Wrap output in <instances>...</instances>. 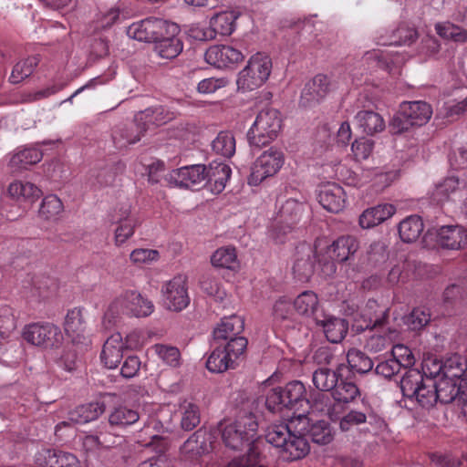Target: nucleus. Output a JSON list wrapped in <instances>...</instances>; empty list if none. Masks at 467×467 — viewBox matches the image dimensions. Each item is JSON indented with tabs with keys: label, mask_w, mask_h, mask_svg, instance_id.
I'll use <instances>...</instances> for the list:
<instances>
[{
	"label": "nucleus",
	"mask_w": 467,
	"mask_h": 467,
	"mask_svg": "<svg viewBox=\"0 0 467 467\" xmlns=\"http://www.w3.org/2000/svg\"><path fill=\"white\" fill-rule=\"evenodd\" d=\"M252 407V403H244L238 410L234 421L222 429V439L226 447L234 451L258 447L255 442L258 421Z\"/></svg>",
	"instance_id": "f257e3e1"
},
{
	"label": "nucleus",
	"mask_w": 467,
	"mask_h": 467,
	"mask_svg": "<svg viewBox=\"0 0 467 467\" xmlns=\"http://www.w3.org/2000/svg\"><path fill=\"white\" fill-rule=\"evenodd\" d=\"M265 441L280 450L282 457L287 461H296L309 452L307 439L293 433L286 423L271 424L265 431Z\"/></svg>",
	"instance_id": "f03ea898"
},
{
	"label": "nucleus",
	"mask_w": 467,
	"mask_h": 467,
	"mask_svg": "<svg viewBox=\"0 0 467 467\" xmlns=\"http://www.w3.org/2000/svg\"><path fill=\"white\" fill-rule=\"evenodd\" d=\"M305 385L299 380H292L285 386L271 389L265 397V407L273 412H281L285 409L299 410L308 405Z\"/></svg>",
	"instance_id": "7ed1b4c3"
},
{
	"label": "nucleus",
	"mask_w": 467,
	"mask_h": 467,
	"mask_svg": "<svg viewBox=\"0 0 467 467\" xmlns=\"http://www.w3.org/2000/svg\"><path fill=\"white\" fill-rule=\"evenodd\" d=\"M282 127V119L277 109H262L247 132L250 146L260 149L274 140Z\"/></svg>",
	"instance_id": "20e7f679"
},
{
	"label": "nucleus",
	"mask_w": 467,
	"mask_h": 467,
	"mask_svg": "<svg viewBox=\"0 0 467 467\" xmlns=\"http://www.w3.org/2000/svg\"><path fill=\"white\" fill-rule=\"evenodd\" d=\"M154 310L150 300L143 297L136 290H126L116 297L109 306L105 317L115 319L120 315L136 317L150 316Z\"/></svg>",
	"instance_id": "39448f33"
},
{
	"label": "nucleus",
	"mask_w": 467,
	"mask_h": 467,
	"mask_svg": "<svg viewBox=\"0 0 467 467\" xmlns=\"http://www.w3.org/2000/svg\"><path fill=\"white\" fill-rule=\"evenodd\" d=\"M272 70L271 58L263 54L253 55L246 67L239 72L238 88L243 91L254 90L263 86L268 79Z\"/></svg>",
	"instance_id": "423d86ee"
},
{
	"label": "nucleus",
	"mask_w": 467,
	"mask_h": 467,
	"mask_svg": "<svg viewBox=\"0 0 467 467\" xmlns=\"http://www.w3.org/2000/svg\"><path fill=\"white\" fill-rule=\"evenodd\" d=\"M24 339L43 349H57L64 341L59 327L50 322H36L26 325L23 330Z\"/></svg>",
	"instance_id": "0eeeda50"
},
{
	"label": "nucleus",
	"mask_w": 467,
	"mask_h": 467,
	"mask_svg": "<svg viewBox=\"0 0 467 467\" xmlns=\"http://www.w3.org/2000/svg\"><path fill=\"white\" fill-rule=\"evenodd\" d=\"M358 248L359 243L355 236H339L326 249V254L330 261L322 264V272L327 275L335 274L336 263L342 264L352 260Z\"/></svg>",
	"instance_id": "6e6552de"
},
{
	"label": "nucleus",
	"mask_w": 467,
	"mask_h": 467,
	"mask_svg": "<svg viewBox=\"0 0 467 467\" xmlns=\"http://www.w3.org/2000/svg\"><path fill=\"white\" fill-rule=\"evenodd\" d=\"M285 161L284 153L274 147L264 151L251 167L248 183L253 186L259 185L264 180L275 175Z\"/></svg>",
	"instance_id": "1a4fd4ad"
},
{
	"label": "nucleus",
	"mask_w": 467,
	"mask_h": 467,
	"mask_svg": "<svg viewBox=\"0 0 467 467\" xmlns=\"http://www.w3.org/2000/svg\"><path fill=\"white\" fill-rule=\"evenodd\" d=\"M162 302L165 308L170 311L181 312L190 304L188 293V278L178 275L163 284L161 287Z\"/></svg>",
	"instance_id": "9d476101"
},
{
	"label": "nucleus",
	"mask_w": 467,
	"mask_h": 467,
	"mask_svg": "<svg viewBox=\"0 0 467 467\" xmlns=\"http://www.w3.org/2000/svg\"><path fill=\"white\" fill-rule=\"evenodd\" d=\"M118 398L115 393H101L95 400L81 404L70 410L68 413L69 420L78 424L96 420L105 412L107 407L112 405Z\"/></svg>",
	"instance_id": "9b49d317"
},
{
	"label": "nucleus",
	"mask_w": 467,
	"mask_h": 467,
	"mask_svg": "<svg viewBox=\"0 0 467 467\" xmlns=\"http://www.w3.org/2000/svg\"><path fill=\"white\" fill-rule=\"evenodd\" d=\"M382 422V419L377 417L372 411L366 413L350 410L340 419L338 426L343 432L357 430L359 435L367 436L372 431L374 426H379Z\"/></svg>",
	"instance_id": "f8f14e48"
},
{
	"label": "nucleus",
	"mask_w": 467,
	"mask_h": 467,
	"mask_svg": "<svg viewBox=\"0 0 467 467\" xmlns=\"http://www.w3.org/2000/svg\"><path fill=\"white\" fill-rule=\"evenodd\" d=\"M436 389L439 402L448 404L456 401L462 406V410L467 408V377L455 382L442 376L436 381Z\"/></svg>",
	"instance_id": "ddd939ff"
},
{
	"label": "nucleus",
	"mask_w": 467,
	"mask_h": 467,
	"mask_svg": "<svg viewBox=\"0 0 467 467\" xmlns=\"http://www.w3.org/2000/svg\"><path fill=\"white\" fill-rule=\"evenodd\" d=\"M304 203L296 199H287L279 210L280 218L286 224L283 226H275L272 230L271 236L277 244L285 243L284 235L292 230V226L300 219L304 212Z\"/></svg>",
	"instance_id": "4468645a"
},
{
	"label": "nucleus",
	"mask_w": 467,
	"mask_h": 467,
	"mask_svg": "<svg viewBox=\"0 0 467 467\" xmlns=\"http://www.w3.org/2000/svg\"><path fill=\"white\" fill-rule=\"evenodd\" d=\"M64 329L71 338L73 345L88 347L90 344L87 322L81 308L75 307L67 311L64 321Z\"/></svg>",
	"instance_id": "2eb2a0df"
},
{
	"label": "nucleus",
	"mask_w": 467,
	"mask_h": 467,
	"mask_svg": "<svg viewBox=\"0 0 467 467\" xmlns=\"http://www.w3.org/2000/svg\"><path fill=\"white\" fill-rule=\"evenodd\" d=\"M436 244L446 250H462L467 246V230L462 225H442L433 228Z\"/></svg>",
	"instance_id": "dca6fc26"
},
{
	"label": "nucleus",
	"mask_w": 467,
	"mask_h": 467,
	"mask_svg": "<svg viewBox=\"0 0 467 467\" xmlns=\"http://www.w3.org/2000/svg\"><path fill=\"white\" fill-rule=\"evenodd\" d=\"M206 166L194 164L171 171L169 182L179 187L201 188L205 184Z\"/></svg>",
	"instance_id": "f3484780"
},
{
	"label": "nucleus",
	"mask_w": 467,
	"mask_h": 467,
	"mask_svg": "<svg viewBox=\"0 0 467 467\" xmlns=\"http://www.w3.org/2000/svg\"><path fill=\"white\" fill-rule=\"evenodd\" d=\"M165 431H168V428L164 427L160 420L150 418L140 430L138 441L144 447L152 448L158 453H163L168 443L161 433Z\"/></svg>",
	"instance_id": "a211bd4d"
},
{
	"label": "nucleus",
	"mask_w": 467,
	"mask_h": 467,
	"mask_svg": "<svg viewBox=\"0 0 467 467\" xmlns=\"http://www.w3.org/2000/svg\"><path fill=\"white\" fill-rule=\"evenodd\" d=\"M244 58V56L239 49L227 45H214L204 54L205 61L217 68L228 67L242 62Z\"/></svg>",
	"instance_id": "6ab92c4d"
},
{
	"label": "nucleus",
	"mask_w": 467,
	"mask_h": 467,
	"mask_svg": "<svg viewBox=\"0 0 467 467\" xmlns=\"http://www.w3.org/2000/svg\"><path fill=\"white\" fill-rule=\"evenodd\" d=\"M34 461L38 467H79V461L73 453L56 449L37 451Z\"/></svg>",
	"instance_id": "aec40b11"
},
{
	"label": "nucleus",
	"mask_w": 467,
	"mask_h": 467,
	"mask_svg": "<svg viewBox=\"0 0 467 467\" xmlns=\"http://www.w3.org/2000/svg\"><path fill=\"white\" fill-rule=\"evenodd\" d=\"M317 198L322 207L330 213H337L341 212L346 204V192L337 183L323 185L319 190Z\"/></svg>",
	"instance_id": "412c9836"
},
{
	"label": "nucleus",
	"mask_w": 467,
	"mask_h": 467,
	"mask_svg": "<svg viewBox=\"0 0 467 467\" xmlns=\"http://www.w3.org/2000/svg\"><path fill=\"white\" fill-rule=\"evenodd\" d=\"M316 323L323 328L327 339L331 343L341 342L348 331V322L345 318L322 313L320 317H316Z\"/></svg>",
	"instance_id": "4be33fe9"
},
{
	"label": "nucleus",
	"mask_w": 467,
	"mask_h": 467,
	"mask_svg": "<svg viewBox=\"0 0 467 467\" xmlns=\"http://www.w3.org/2000/svg\"><path fill=\"white\" fill-rule=\"evenodd\" d=\"M145 132L146 128L142 127L135 118L131 122L115 127L112 140L117 148L123 149L139 141Z\"/></svg>",
	"instance_id": "5701e85b"
},
{
	"label": "nucleus",
	"mask_w": 467,
	"mask_h": 467,
	"mask_svg": "<svg viewBox=\"0 0 467 467\" xmlns=\"http://www.w3.org/2000/svg\"><path fill=\"white\" fill-rule=\"evenodd\" d=\"M111 223L118 224L114 231L115 244L119 246L134 234L137 219L130 216L129 208H121L111 217Z\"/></svg>",
	"instance_id": "b1692460"
},
{
	"label": "nucleus",
	"mask_w": 467,
	"mask_h": 467,
	"mask_svg": "<svg viewBox=\"0 0 467 467\" xmlns=\"http://www.w3.org/2000/svg\"><path fill=\"white\" fill-rule=\"evenodd\" d=\"M125 346L119 333L111 335L104 343L100 354L101 362L109 369L116 368L124 358Z\"/></svg>",
	"instance_id": "393cba45"
},
{
	"label": "nucleus",
	"mask_w": 467,
	"mask_h": 467,
	"mask_svg": "<svg viewBox=\"0 0 467 467\" xmlns=\"http://www.w3.org/2000/svg\"><path fill=\"white\" fill-rule=\"evenodd\" d=\"M345 364L336 365V368L319 367L312 375V382L317 389L322 392H332L336 384L342 377L341 371Z\"/></svg>",
	"instance_id": "a878e982"
},
{
	"label": "nucleus",
	"mask_w": 467,
	"mask_h": 467,
	"mask_svg": "<svg viewBox=\"0 0 467 467\" xmlns=\"http://www.w3.org/2000/svg\"><path fill=\"white\" fill-rule=\"evenodd\" d=\"M231 168L223 162L213 161L206 167L205 183H208L214 193L222 192L231 177Z\"/></svg>",
	"instance_id": "bb28decb"
},
{
	"label": "nucleus",
	"mask_w": 467,
	"mask_h": 467,
	"mask_svg": "<svg viewBox=\"0 0 467 467\" xmlns=\"http://www.w3.org/2000/svg\"><path fill=\"white\" fill-rule=\"evenodd\" d=\"M396 213V208L390 203H382L365 210L359 216V225L369 229L380 224Z\"/></svg>",
	"instance_id": "cd10ccee"
},
{
	"label": "nucleus",
	"mask_w": 467,
	"mask_h": 467,
	"mask_svg": "<svg viewBox=\"0 0 467 467\" xmlns=\"http://www.w3.org/2000/svg\"><path fill=\"white\" fill-rule=\"evenodd\" d=\"M139 420V411L127 405L114 406L108 416L109 424L117 430H125L137 423Z\"/></svg>",
	"instance_id": "c85d7f7f"
},
{
	"label": "nucleus",
	"mask_w": 467,
	"mask_h": 467,
	"mask_svg": "<svg viewBox=\"0 0 467 467\" xmlns=\"http://www.w3.org/2000/svg\"><path fill=\"white\" fill-rule=\"evenodd\" d=\"M400 106L406 112L407 118L411 120L415 127L425 125L431 118L432 108L425 101H403Z\"/></svg>",
	"instance_id": "c756f323"
},
{
	"label": "nucleus",
	"mask_w": 467,
	"mask_h": 467,
	"mask_svg": "<svg viewBox=\"0 0 467 467\" xmlns=\"http://www.w3.org/2000/svg\"><path fill=\"white\" fill-rule=\"evenodd\" d=\"M8 193L18 202H24L30 206L42 194L41 190L29 182L17 181L8 187Z\"/></svg>",
	"instance_id": "7c9ffc66"
},
{
	"label": "nucleus",
	"mask_w": 467,
	"mask_h": 467,
	"mask_svg": "<svg viewBox=\"0 0 467 467\" xmlns=\"http://www.w3.org/2000/svg\"><path fill=\"white\" fill-rule=\"evenodd\" d=\"M244 328V321L241 317L231 316L222 319L221 324L213 330L215 342L227 341L237 337Z\"/></svg>",
	"instance_id": "2f4dec72"
},
{
	"label": "nucleus",
	"mask_w": 467,
	"mask_h": 467,
	"mask_svg": "<svg viewBox=\"0 0 467 467\" xmlns=\"http://www.w3.org/2000/svg\"><path fill=\"white\" fill-rule=\"evenodd\" d=\"M205 366L212 373H223L236 368L238 364L229 356V353H226L222 345H218L208 356Z\"/></svg>",
	"instance_id": "473e14b6"
},
{
	"label": "nucleus",
	"mask_w": 467,
	"mask_h": 467,
	"mask_svg": "<svg viewBox=\"0 0 467 467\" xmlns=\"http://www.w3.org/2000/svg\"><path fill=\"white\" fill-rule=\"evenodd\" d=\"M360 394V389L354 381L341 377L333 389L331 397L337 404H348L354 402Z\"/></svg>",
	"instance_id": "72a5a7b5"
},
{
	"label": "nucleus",
	"mask_w": 467,
	"mask_h": 467,
	"mask_svg": "<svg viewBox=\"0 0 467 467\" xmlns=\"http://www.w3.org/2000/svg\"><path fill=\"white\" fill-rule=\"evenodd\" d=\"M356 121L362 131L368 135H374L385 129L382 116L373 110H360L357 113Z\"/></svg>",
	"instance_id": "f704fd0d"
},
{
	"label": "nucleus",
	"mask_w": 467,
	"mask_h": 467,
	"mask_svg": "<svg viewBox=\"0 0 467 467\" xmlns=\"http://www.w3.org/2000/svg\"><path fill=\"white\" fill-rule=\"evenodd\" d=\"M42 157L43 153L40 150L34 147L24 148L11 157L9 166L14 171H19L36 164Z\"/></svg>",
	"instance_id": "c9c22d12"
},
{
	"label": "nucleus",
	"mask_w": 467,
	"mask_h": 467,
	"mask_svg": "<svg viewBox=\"0 0 467 467\" xmlns=\"http://www.w3.org/2000/svg\"><path fill=\"white\" fill-rule=\"evenodd\" d=\"M137 121L140 122L146 131L150 126L159 127L172 119V114L162 107L149 108L136 115Z\"/></svg>",
	"instance_id": "e433bc0d"
},
{
	"label": "nucleus",
	"mask_w": 467,
	"mask_h": 467,
	"mask_svg": "<svg viewBox=\"0 0 467 467\" xmlns=\"http://www.w3.org/2000/svg\"><path fill=\"white\" fill-rule=\"evenodd\" d=\"M406 368L405 373L400 381V387L403 397L413 400L414 393L420 387L421 383L425 381L429 376L421 372L418 368Z\"/></svg>",
	"instance_id": "4c0bfd02"
},
{
	"label": "nucleus",
	"mask_w": 467,
	"mask_h": 467,
	"mask_svg": "<svg viewBox=\"0 0 467 467\" xmlns=\"http://www.w3.org/2000/svg\"><path fill=\"white\" fill-rule=\"evenodd\" d=\"M423 228L424 225L420 216L410 215L399 223L398 231L402 242L410 244L418 240Z\"/></svg>",
	"instance_id": "58836bf2"
},
{
	"label": "nucleus",
	"mask_w": 467,
	"mask_h": 467,
	"mask_svg": "<svg viewBox=\"0 0 467 467\" xmlns=\"http://www.w3.org/2000/svg\"><path fill=\"white\" fill-rule=\"evenodd\" d=\"M316 254L311 249H307L306 254H297L293 265V274L295 278L300 282H306L314 274Z\"/></svg>",
	"instance_id": "ea45409f"
},
{
	"label": "nucleus",
	"mask_w": 467,
	"mask_h": 467,
	"mask_svg": "<svg viewBox=\"0 0 467 467\" xmlns=\"http://www.w3.org/2000/svg\"><path fill=\"white\" fill-rule=\"evenodd\" d=\"M347 362L349 370L354 374L365 375L372 372L374 362L360 349L352 348L347 353Z\"/></svg>",
	"instance_id": "a19ab883"
},
{
	"label": "nucleus",
	"mask_w": 467,
	"mask_h": 467,
	"mask_svg": "<svg viewBox=\"0 0 467 467\" xmlns=\"http://www.w3.org/2000/svg\"><path fill=\"white\" fill-rule=\"evenodd\" d=\"M319 301L313 291H304L294 300V309L301 316L320 317L318 314Z\"/></svg>",
	"instance_id": "79ce46f5"
},
{
	"label": "nucleus",
	"mask_w": 467,
	"mask_h": 467,
	"mask_svg": "<svg viewBox=\"0 0 467 467\" xmlns=\"http://www.w3.org/2000/svg\"><path fill=\"white\" fill-rule=\"evenodd\" d=\"M436 396V380L429 376L414 393L413 400H416L422 409L430 410L438 402Z\"/></svg>",
	"instance_id": "37998d69"
},
{
	"label": "nucleus",
	"mask_w": 467,
	"mask_h": 467,
	"mask_svg": "<svg viewBox=\"0 0 467 467\" xmlns=\"http://www.w3.org/2000/svg\"><path fill=\"white\" fill-rule=\"evenodd\" d=\"M208 451L205 432L201 430L192 434L181 447V453L190 459H194Z\"/></svg>",
	"instance_id": "c03bdc74"
},
{
	"label": "nucleus",
	"mask_w": 467,
	"mask_h": 467,
	"mask_svg": "<svg viewBox=\"0 0 467 467\" xmlns=\"http://www.w3.org/2000/svg\"><path fill=\"white\" fill-rule=\"evenodd\" d=\"M181 427L185 431H192L201 422V411L197 404L184 400L180 404Z\"/></svg>",
	"instance_id": "a18cd8bd"
},
{
	"label": "nucleus",
	"mask_w": 467,
	"mask_h": 467,
	"mask_svg": "<svg viewBox=\"0 0 467 467\" xmlns=\"http://www.w3.org/2000/svg\"><path fill=\"white\" fill-rule=\"evenodd\" d=\"M211 263L214 267L234 270L238 267L236 249L234 246L218 248L211 256Z\"/></svg>",
	"instance_id": "49530a36"
},
{
	"label": "nucleus",
	"mask_w": 467,
	"mask_h": 467,
	"mask_svg": "<svg viewBox=\"0 0 467 467\" xmlns=\"http://www.w3.org/2000/svg\"><path fill=\"white\" fill-rule=\"evenodd\" d=\"M460 188V181L455 176L444 178L438 182L431 192V198L436 203H443L450 200V197Z\"/></svg>",
	"instance_id": "de8ad7c7"
},
{
	"label": "nucleus",
	"mask_w": 467,
	"mask_h": 467,
	"mask_svg": "<svg viewBox=\"0 0 467 467\" xmlns=\"http://www.w3.org/2000/svg\"><path fill=\"white\" fill-rule=\"evenodd\" d=\"M239 14L235 11H228L217 14L211 20L213 34L230 36L235 29V21Z\"/></svg>",
	"instance_id": "09e8293b"
},
{
	"label": "nucleus",
	"mask_w": 467,
	"mask_h": 467,
	"mask_svg": "<svg viewBox=\"0 0 467 467\" xmlns=\"http://www.w3.org/2000/svg\"><path fill=\"white\" fill-rule=\"evenodd\" d=\"M337 402H334L331 395L329 396L326 392L320 391L313 396L312 400H309L308 405H306V407L312 411L320 412L328 416L331 420H334L337 417Z\"/></svg>",
	"instance_id": "8fccbe9b"
},
{
	"label": "nucleus",
	"mask_w": 467,
	"mask_h": 467,
	"mask_svg": "<svg viewBox=\"0 0 467 467\" xmlns=\"http://www.w3.org/2000/svg\"><path fill=\"white\" fill-rule=\"evenodd\" d=\"M40 62L39 56L28 57L25 60L17 62L11 72L9 80L13 84H18L32 75Z\"/></svg>",
	"instance_id": "3c124183"
},
{
	"label": "nucleus",
	"mask_w": 467,
	"mask_h": 467,
	"mask_svg": "<svg viewBox=\"0 0 467 467\" xmlns=\"http://www.w3.org/2000/svg\"><path fill=\"white\" fill-rule=\"evenodd\" d=\"M63 210L61 200L55 194H49L42 200L38 213L43 220L56 221Z\"/></svg>",
	"instance_id": "603ef678"
},
{
	"label": "nucleus",
	"mask_w": 467,
	"mask_h": 467,
	"mask_svg": "<svg viewBox=\"0 0 467 467\" xmlns=\"http://www.w3.org/2000/svg\"><path fill=\"white\" fill-rule=\"evenodd\" d=\"M213 150L224 157L230 158L235 152V139L229 130L220 131L212 142Z\"/></svg>",
	"instance_id": "864d4df0"
},
{
	"label": "nucleus",
	"mask_w": 467,
	"mask_h": 467,
	"mask_svg": "<svg viewBox=\"0 0 467 467\" xmlns=\"http://www.w3.org/2000/svg\"><path fill=\"white\" fill-rule=\"evenodd\" d=\"M313 442L326 445L332 441L333 433L330 424L326 420H317L312 423L306 434Z\"/></svg>",
	"instance_id": "5fc2aeb1"
},
{
	"label": "nucleus",
	"mask_w": 467,
	"mask_h": 467,
	"mask_svg": "<svg viewBox=\"0 0 467 467\" xmlns=\"http://www.w3.org/2000/svg\"><path fill=\"white\" fill-rule=\"evenodd\" d=\"M155 51L158 55L166 59L177 57L183 49V42L181 36L157 41Z\"/></svg>",
	"instance_id": "6e6d98bb"
},
{
	"label": "nucleus",
	"mask_w": 467,
	"mask_h": 467,
	"mask_svg": "<svg viewBox=\"0 0 467 467\" xmlns=\"http://www.w3.org/2000/svg\"><path fill=\"white\" fill-rule=\"evenodd\" d=\"M416 267L415 262L406 259L395 265L388 274V283L391 285H398L400 282L405 283L410 278V274Z\"/></svg>",
	"instance_id": "4d7b16f0"
},
{
	"label": "nucleus",
	"mask_w": 467,
	"mask_h": 467,
	"mask_svg": "<svg viewBox=\"0 0 467 467\" xmlns=\"http://www.w3.org/2000/svg\"><path fill=\"white\" fill-rule=\"evenodd\" d=\"M418 37V34L415 28L410 27L406 25L399 26L390 36L389 41L384 42L383 45L389 46H402L410 45Z\"/></svg>",
	"instance_id": "13d9d810"
},
{
	"label": "nucleus",
	"mask_w": 467,
	"mask_h": 467,
	"mask_svg": "<svg viewBox=\"0 0 467 467\" xmlns=\"http://www.w3.org/2000/svg\"><path fill=\"white\" fill-rule=\"evenodd\" d=\"M431 320V314L423 307H414L405 317V323L411 330H420Z\"/></svg>",
	"instance_id": "bf43d9fd"
},
{
	"label": "nucleus",
	"mask_w": 467,
	"mask_h": 467,
	"mask_svg": "<svg viewBox=\"0 0 467 467\" xmlns=\"http://www.w3.org/2000/svg\"><path fill=\"white\" fill-rule=\"evenodd\" d=\"M248 341L244 337H235L221 344L222 348L229 353V356L238 364L239 360L244 358Z\"/></svg>",
	"instance_id": "052dcab7"
},
{
	"label": "nucleus",
	"mask_w": 467,
	"mask_h": 467,
	"mask_svg": "<svg viewBox=\"0 0 467 467\" xmlns=\"http://www.w3.org/2000/svg\"><path fill=\"white\" fill-rule=\"evenodd\" d=\"M402 368V361L397 357H392L386 360L380 361L376 365L374 373L384 379H391L397 375Z\"/></svg>",
	"instance_id": "680f3d73"
},
{
	"label": "nucleus",
	"mask_w": 467,
	"mask_h": 467,
	"mask_svg": "<svg viewBox=\"0 0 467 467\" xmlns=\"http://www.w3.org/2000/svg\"><path fill=\"white\" fill-rule=\"evenodd\" d=\"M405 113L406 112L400 105L399 111L393 116L389 124L390 133L400 135L408 132L410 129L415 127L414 124L411 123V120L407 118Z\"/></svg>",
	"instance_id": "e2e57ef3"
},
{
	"label": "nucleus",
	"mask_w": 467,
	"mask_h": 467,
	"mask_svg": "<svg viewBox=\"0 0 467 467\" xmlns=\"http://www.w3.org/2000/svg\"><path fill=\"white\" fill-rule=\"evenodd\" d=\"M155 351L167 365L173 368L180 366L181 353L178 348L163 344H157L155 345Z\"/></svg>",
	"instance_id": "0e129e2a"
},
{
	"label": "nucleus",
	"mask_w": 467,
	"mask_h": 467,
	"mask_svg": "<svg viewBox=\"0 0 467 467\" xmlns=\"http://www.w3.org/2000/svg\"><path fill=\"white\" fill-rule=\"evenodd\" d=\"M314 361L320 367L336 368L338 365L335 351L329 347L318 348L313 356Z\"/></svg>",
	"instance_id": "69168bd1"
},
{
	"label": "nucleus",
	"mask_w": 467,
	"mask_h": 467,
	"mask_svg": "<svg viewBox=\"0 0 467 467\" xmlns=\"http://www.w3.org/2000/svg\"><path fill=\"white\" fill-rule=\"evenodd\" d=\"M127 34L130 37L136 40L151 42L148 18L130 25L128 27Z\"/></svg>",
	"instance_id": "338daca9"
},
{
	"label": "nucleus",
	"mask_w": 467,
	"mask_h": 467,
	"mask_svg": "<svg viewBox=\"0 0 467 467\" xmlns=\"http://www.w3.org/2000/svg\"><path fill=\"white\" fill-rule=\"evenodd\" d=\"M258 447H251L246 455L233 459L227 467H254L259 462Z\"/></svg>",
	"instance_id": "774afa93"
}]
</instances>
